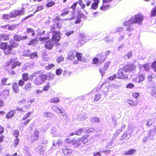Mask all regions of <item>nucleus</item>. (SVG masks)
I'll list each match as a JSON object with an SVG mask.
<instances>
[{"label":"nucleus","instance_id":"1","mask_svg":"<svg viewBox=\"0 0 156 156\" xmlns=\"http://www.w3.org/2000/svg\"><path fill=\"white\" fill-rule=\"evenodd\" d=\"M143 19V16L141 13H139L132 16L129 20L123 22V25L124 26H129L126 28V30L127 31L131 32L133 30V29L131 26L134 23H137L139 25L141 24Z\"/></svg>","mask_w":156,"mask_h":156},{"label":"nucleus","instance_id":"2","mask_svg":"<svg viewBox=\"0 0 156 156\" xmlns=\"http://www.w3.org/2000/svg\"><path fill=\"white\" fill-rule=\"evenodd\" d=\"M54 21L55 22L54 24L52 26H51V32L53 34V39L58 41L60 40L61 38L60 31L59 30L58 31H56L55 29L56 27L58 29L61 28L62 25V23L61 21L57 19H55Z\"/></svg>","mask_w":156,"mask_h":156},{"label":"nucleus","instance_id":"3","mask_svg":"<svg viewBox=\"0 0 156 156\" xmlns=\"http://www.w3.org/2000/svg\"><path fill=\"white\" fill-rule=\"evenodd\" d=\"M25 9L23 8L21 9L18 10H14L11 12L10 15L8 14H4L3 16V18L4 19H9L11 18H13L18 16L23 15L25 13Z\"/></svg>","mask_w":156,"mask_h":156},{"label":"nucleus","instance_id":"4","mask_svg":"<svg viewBox=\"0 0 156 156\" xmlns=\"http://www.w3.org/2000/svg\"><path fill=\"white\" fill-rule=\"evenodd\" d=\"M47 78V76L44 74L41 75L36 77L34 81L35 85H39L42 84Z\"/></svg>","mask_w":156,"mask_h":156},{"label":"nucleus","instance_id":"5","mask_svg":"<svg viewBox=\"0 0 156 156\" xmlns=\"http://www.w3.org/2000/svg\"><path fill=\"white\" fill-rule=\"evenodd\" d=\"M59 40L57 41L56 39H54L53 36L51 40L45 43V47L49 50H51L53 47L54 44H56V46L58 47L60 45V44L58 43Z\"/></svg>","mask_w":156,"mask_h":156},{"label":"nucleus","instance_id":"6","mask_svg":"<svg viewBox=\"0 0 156 156\" xmlns=\"http://www.w3.org/2000/svg\"><path fill=\"white\" fill-rule=\"evenodd\" d=\"M1 49L4 50V53L6 55L9 54L11 52V48L9 45H8L6 43H2L0 44Z\"/></svg>","mask_w":156,"mask_h":156},{"label":"nucleus","instance_id":"7","mask_svg":"<svg viewBox=\"0 0 156 156\" xmlns=\"http://www.w3.org/2000/svg\"><path fill=\"white\" fill-rule=\"evenodd\" d=\"M66 141L68 143H70L75 147L78 146L83 142V140L81 138H78L77 140L73 139L71 141H69V139H67Z\"/></svg>","mask_w":156,"mask_h":156},{"label":"nucleus","instance_id":"8","mask_svg":"<svg viewBox=\"0 0 156 156\" xmlns=\"http://www.w3.org/2000/svg\"><path fill=\"white\" fill-rule=\"evenodd\" d=\"M135 67L136 66L134 64H130L126 65L122 68L124 72H131L134 70Z\"/></svg>","mask_w":156,"mask_h":156},{"label":"nucleus","instance_id":"9","mask_svg":"<svg viewBox=\"0 0 156 156\" xmlns=\"http://www.w3.org/2000/svg\"><path fill=\"white\" fill-rule=\"evenodd\" d=\"M124 72L122 68H120L118 70V73L116 75L117 78H120L125 79L128 78V75L124 74L123 72Z\"/></svg>","mask_w":156,"mask_h":156},{"label":"nucleus","instance_id":"10","mask_svg":"<svg viewBox=\"0 0 156 156\" xmlns=\"http://www.w3.org/2000/svg\"><path fill=\"white\" fill-rule=\"evenodd\" d=\"M14 39L16 41L20 42V40H26L27 38V36H22L15 35L14 36Z\"/></svg>","mask_w":156,"mask_h":156},{"label":"nucleus","instance_id":"11","mask_svg":"<svg viewBox=\"0 0 156 156\" xmlns=\"http://www.w3.org/2000/svg\"><path fill=\"white\" fill-rule=\"evenodd\" d=\"M133 130H132L131 132L129 133H128L126 132H124L122 136L121 140H127L130 138L132 133L133 132Z\"/></svg>","mask_w":156,"mask_h":156},{"label":"nucleus","instance_id":"12","mask_svg":"<svg viewBox=\"0 0 156 156\" xmlns=\"http://www.w3.org/2000/svg\"><path fill=\"white\" fill-rule=\"evenodd\" d=\"M39 132L37 130H35L34 133L32 135L31 138V140L32 141L38 140L39 137Z\"/></svg>","mask_w":156,"mask_h":156},{"label":"nucleus","instance_id":"13","mask_svg":"<svg viewBox=\"0 0 156 156\" xmlns=\"http://www.w3.org/2000/svg\"><path fill=\"white\" fill-rule=\"evenodd\" d=\"M144 79V76L143 75L140 74L137 77L134 78H133L134 81H135L136 82L140 83L141 82H142Z\"/></svg>","mask_w":156,"mask_h":156},{"label":"nucleus","instance_id":"14","mask_svg":"<svg viewBox=\"0 0 156 156\" xmlns=\"http://www.w3.org/2000/svg\"><path fill=\"white\" fill-rule=\"evenodd\" d=\"M98 58L99 62L101 63L103 62L106 58L107 55L106 53H101L97 56Z\"/></svg>","mask_w":156,"mask_h":156},{"label":"nucleus","instance_id":"15","mask_svg":"<svg viewBox=\"0 0 156 156\" xmlns=\"http://www.w3.org/2000/svg\"><path fill=\"white\" fill-rule=\"evenodd\" d=\"M88 117V114L87 113H82L79 115L78 119L80 121H84Z\"/></svg>","mask_w":156,"mask_h":156},{"label":"nucleus","instance_id":"16","mask_svg":"<svg viewBox=\"0 0 156 156\" xmlns=\"http://www.w3.org/2000/svg\"><path fill=\"white\" fill-rule=\"evenodd\" d=\"M43 146L40 145L38 146L36 149V152L39 154H43L44 152V150H43Z\"/></svg>","mask_w":156,"mask_h":156},{"label":"nucleus","instance_id":"17","mask_svg":"<svg viewBox=\"0 0 156 156\" xmlns=\"http://www.w3.org/2000/svg\"><path fill=\"white\" fill-rule=\"evenodd\" d=\"M12 89L16 93H18L20 91V89L18 83L16 82H14L12 84Z\"/></svg>","mask_w":156,"mask_h":156},{"label":"nucleus","instance_id":"18","mask_svg":"<svg viewBox=\"0 0 156 156\" xmlns=\"http://www.w3.org/2000/svg\"><path fill=\"white\" fill-rule=\"evenodd\" d=\"M9 91L8 90H5L2 92L1 94V97L4 100L6 99L7 96L9 95Z\"/></svg>","mask_w":156,"mask_h":156},{"label":"nucleus","instance_id":"19","mask_svg":"<svg viewBox=\"0 0 156 156\" xmlns=\"http://www.w3.org/2000/svg\"><path fill=\"white\" fill-rule=\"evenodd\" d=\"M62 152L66 155H69L71 154L72 151L71 149L67 148L66 147V148L62 150Z\"/></svg>","mask_w":156,"mask_h":156},{"label":"nucleus","instance_id":"20","mask_svg":"<svg viewBox=\"0 0 156 156\" xmlns=\"http://www.w3.org/2000/svg\"><path fill=\"white\" fill-rule=\"evenodd\" d=\"M138 66L140 69L141 70H148L149 68V66L148 64L144 65L139 64Z\"/></svg>","mask_w":156,"mask_h":156},{"label":"nucleus","instance_id":"21","mask_svg":"<svg viewBox=\"0 0 156 156\" xmlns=\"http://www.w3.org/2000/svg\"><path fill=\"white\" fill-rule=\"evenodd\" d=\"M16 114V111L14 110H12L8 113L6 115V118L7 119H10L13 117Z\"/></svg>","mask_w":156,"mask_h":156},{"label":"nucleus","instance_id":"22","mask_svg":"<svg viewBox=\"0 0 156 156\" xmlns=\"http://www.w3.org/2000/svg\"><path fill=\"white\" fill-rule=\"evenodd\" d=\"M59 112L60 113L61 116H62V117H61V119L63 120L66 121L67 118L66 115L65 114V112L62 110H60Z\"/></svg>","mask_w":156,"mask_h":156},{"label":"nucleus","instance_id":"23","mask_svg":"<svg viewBox=\"0 0 156 156\" xmlns=\"http://www.w3.org/2000/svg\"><path fill=\"white\" fill-rule=\"evenodd\" d=\"M51 133L55 137L59 135L57 129L55 127H52L51 130Z\"/></svg>","mask_w":156,"mask_h":156},{"label":"nucleus","instance_id":"24","mask_svg":"<svg viewBox=\"0 0 156 156\" xmlns=\"http://www.w3.org/2000/svg\"><path fill=\"white\" fill-rule=\"evenodd\" d=\"M32 88L31 84L30 83H27L24 88V89L26 91H27L31 90Z\"/></svg>","mask_w":156,"mask_h":156},{"label":"nucleus","instance_id":"25","mask_svg":"<svg viewBox=\"0 0 156 156\" xmlns=\"http://www.w3.org/2000/svg\"><path fill=\"white\" fill-rule=\"evenodd\" d=\"M0 37L2 40H7L9 39V35L6 34H0Z\"/></svg>","mask_w":156,"mask_h":156},{"label":"nucleus","instance_id":"26","mask_svg":"<svg viewBox=\"0 0 156 156\" xmlns=\"http://www.w3.org/2000/svg\"><path fill=\"white\" fill-rule=\"evenodd\" d=\"M43 115L47 117L52 118L54 116L53 114L50 112H46L43 113Z\"/></svg>","mask_w":156,"mask_h":156},{"label":"nucleus","instance_id":"27","mask_svg":"<svg viewBox=\"0 0 156 156\" xmlns=\"http://www.w3.org/2000/svg\"><path fill=\"white\" fill-rule=\"evenodd\" d=\"M10 44L11 46L14 48L17 47L19 44L18 43L15 42L13 40H10Z\"/></svg>","mask_w":156,"mask_h":156},{"label":"nucleus","instance_id":"28","mask_svg":"<svg viewBox=\"0 0 156 156\" xmlns=\"http://www.w3.org/2000/svg\"><path fill=\"white\" fill-rule=\"evenodd\" d=\"M94 2H93L91 8L92 9H96L98 7V4L99 2V1H94Z\"/></svg>","mask_w":156,"mask_h":156},{"label":"nucleus","instance_id":"29","mask_svg":"<svg viewBox=\"0 0 156 156\" xmlns=\"http://www.w3.org/2000/svg\"><path fill=\"white\" fill-rule=\"evenodd\" d=\"M156 77V75L154 73L151 72L147 76V78L150 80H151L152 79Z\"/></svg>","mask_w":156,"mask_h":156},{"label":"nucleus","instance_id":"30","mask_svg":"<svg viewBox=\"0 0 156 156\" xmlns=\"http://www.w3.org/2000/svg\"><path fill=\"white\" fill-rule=\"evenodd\" d=\"M136 151V150L134 149H131L128 151H126L125 152L124 154L125 155H128V154H131Z\"/></svg>","mask_w":156,"mask_h":156},{"label":"nucleus","instance_id":"31","mask_svg":"<svg viewBox=\"0 0 156 156\" xmlns=\"http://www.w3.org/2000/svg\"><path fill=\"white\" fill-rule=\"evenodd\" d=\"M27 32L29 34H31L33 36L35 34L34 30L32 28H27Z\"/></svg>","mask_w":156,"mask_h":156},{"label":"nucleus","instance_id":"32","mask_svg":"<svg viewBox=\"0 0 156 156\" xmlns=\"http://www.w3.org/2000/svg\"><path fill=\"white\" fill-rule=\"evenodd\" d=\"M110 7L109 5H103L100 8V9L103 11H105L108 9Z\"/></svg>","mask_w":156,"mask_h":156},{"label":"nucleus","instance_id":"33","mask_svg":"<svg viewBox=\"0 0 156 156\" xmlns=\"http://www.w3.org/2000/svg\"><path fill=\"white\" fill-rule=\"evenodd\" d=\"M38 55L37 52H34L30 54V58L32 59H36L37 58Z\"/></svg>","mask_w":156,"mask_h":156},{"label":"nucleus","instance_id":"34","mask_svg":"<svg viewBox=\"0 0 156 156\" xmlns=\"http://www.w3.org/2000/svg\"><path fill=\"white\" fill-rule=\"evenodd\" d=\"M76 52H74L73 53L70 52L68 55V57L70 58L71 59L73 60L75 56H76Z\"/></svg>","mask_w":156,"mask_h":156},{"label":"nucleus","instance_id":"35","mask_svg":"<svg viewBox=\"0 0 156 156\" xmlns=\"http://www.w3.org/2000/svg\"><path fill=\"white\" fill-rule=\"evenodd\" d=\"M23 79L25 81H27L29 79V75L27 73H24L22 75Z\"/></svg>","mask_w":156,"mask_h":156},{"label":"nucleus","instance_id":"36","mask_svg":"<svg viewBox=\"0 0 156 156\" xmlns=\"http://www.w3.org/2000/svg\"><path fill=\"white\" fill-rule=\"evenodd\" d=\"M33 112H30L25 114L23 118V120H26L33 113Z\"/></svg>","mask_w":156,"mask_h":156},{"label":"nucleus","instance_id":"37","mask_svg":"<svg viewBox=\"0 0 156 156\" xmlns=\"http://www.w3.org/2000/svg\"><path fill=\"white\" fill-rule=\"evenodd\" d=\"M101 95L99 94H96L94 98V101L96 102L98 101L101 98Z\"/></svg>","mask_w":156,"mask_h":156},{"label":"nucleus","instance_id":"38","mask_svg":"<svg viewBox=\"0 0 156 156\" xmlns=\"http://www.w3.org/2000/svg\"><path fill=\"white\" fill-rule=\"evenodd\" d=\"M82 54L79 52H76V57L77 59L79 61H82Z\"/></svg>","mask_w":156,"mask_h":156},{"label":"nucleus","instance_id":"39","mask_svg":"<svg viewBox=\"0 0 156 156\" xmlns=\"http://www.w3.org/2000/svg\"><path fill=\"white\" fill-rule=\"evenodd\" d=\"M88 136H84L82 138H81L83 140V142L84 144H86L88 141L87 138H88Z\"/></svg>","mask_w":156,"mask_h":156},{"label":"nucleus","instance_id":"40","mask_svg":"<svg viewBox=\"0 0 156 156\" xmlns=\"http://www.w3.org/2000/svg\"><path fill=\"white\" fill-rule=\"evenodd\" d=\"M73 33L74 31L73 30H67L65 33V34L66 36L69 37L73 34Z\"/></svg>","mask_w":156,"mask_h":156},{"label":"nucleus","instance_id":"41","mask_svg":"<svg viewBox=\"0 0 156 156\" xmlns=\"http://www.w3.org/2000/svg\"><path fill=\"white\" fill-rule=\"evenodd\" d=\"M58 99L57 98H53L51 99L50 102L51 103H57L59 102Z\"/></svg>","mask_w":156,"mask_h":156},{"label":"nucleus","instance_id":"42","mask_svg":"<svg viewBox=\"0 0 156 156\" xmlns=\"http://www.w3.org/2000/svg\"><path fill=\"white\" fill-rule=\"evenodd\" d=\"M90 120L92 122L94 123L96 122H99L100 119L97 117H94L91 118Z\"/></svg>","mask_w":156,"mask_h":156},{"label":"nucleus","instance_id":"43","mask_svg":"<svg viewBox=\"0 0 156 156\" xmlns=\"http://www.w3.org/2000/svg\"><path fill=\"white\" fill-rule=\"evenodd\" d=\"M37 43V41L36 39H35L31 41L29 44L30 45H34Z\"/></svg>","mask_w":156,"mask_h":156},{"label":"nucleus","instance_id":"44","mask_svg":"<svg viewBox=\"0 0 156 156\" xmlns=\"http://www.w3.org/2000/svg\"><path fill=\"white\" fill-rule=\"evenodd\" d=\"M64 58L62 56H58L57 59V62L59 63L64 60Z\"/></svg>","mask_w":156,"mask_h":156},{"label":"nucleus","instance_id":"45","mask_svg":"<svg viewBox=\"0 0 156 156\" xmlns=\"http://www.w3.org/2000/svg\"><path fill=\"white\" fill-rule=\"evenodd\" d=\"M152 119H149L147 121L146 125L147 127H149L152 124Z\"/></svg>","mask_w":156,"mask_h":156},{"label":"nucleus","instance_id":"46","mask_svg":"<svg viewBox=\"0 0 156 156\" xmlns=\"http://www.w3.org/2000/svg\"><path fill=\"white\" fill-rule=\"evenodd\" d=\"M133 97L136 99H139L140 98V94L138 93H133Z\"/></svg>","mask_w":156,"mask_h":156},{"label":"nucleus","instance_id":"47","mask_svg":"<svg viewBox=\"0 0 156 156\" xmlns=\"http://www.w3.org/2000/svg\"><path fill=\"white\" fill-rule=\"evenodd\" d=\"M61 140L60 139L58 140L57 141H54L53 143V145L55 146H56L57 145H59L61 144Z\"/></svg>","mask_w":156,"mask_h":156},{"label":"nucleus","instance_id":"48","mask_svg":"<svg viewBox=\"0 0 156 156\" xmlns=\"http://www.w3.org/2000/svg\"><path fill=\"white\" fill-rule=\"evenodd\" d=\"M78 3L80 5L81 9H84L85 5V4H83L82 1V0H79Z\"/></svg>","mask_w":156,"mask_h":156},{"label":"nucleus","instance_id":"49","mask_svg":"<svg viewBox=\"0 0 156 156\" xmlns=\"http://www.w3.org/2000/svg\"><path fill=\"white\" fill-rule=\"evenodd\" d=\"M43 9V6L42 5H40L37 6L36 8V9L35 11L34 12V13H35L36 12L39 11Z\"/></svg>","mask_w":156,"mask_h":156},{"label":"nucleus","instance_id":"50","mask_svg":"<svg viewBox=\"0 0 156 156\" xmlns=\"http://www.w3.org/2000/svg\"><path fill=\"white\" fill-rule=\"evenodd\" d=\"M20 64H21V63L18 62H13V63L12 66V69H14L16 66H20Z\"/></svg>","mask_w":156,"mask_h":156},{"label":"nucleus","instance_id":"51","mask_svg":"<svg viewBox=\"0 0 156 156\" xmlns=\"http://www.w3.org/2000/svg\"><path fill=\"white\" fill-rule=\"evenodd\" d=\"M151 15L152 16H156V6L152 10L151 12Z\"/></svg>","mask_w":156,"mask_h":156},{"label":"nucleus","instance_id":"52","mask_svg":"<svg viewBox=\"0 0 156 156\" xmlns=\"http://www.w3.org/2000/svg\"><path fill=\"white\" fill-rule=\"evenodd\" d=\"M113 39L110 37H108L106 38L105 41L108 43H110L112 42Z\"/></svg>","mask_w":156,"mask_h":156},{"label":"nucleus","instance_id":"53","mask_svg":"<svg viewBox=\"0 0 156 156\" xmlns=\"http://www.w3.org/2000/svg\"><path fill=\"white\" fill-rule=\"evenodd\" d=\"M51 109L55 111L57 113L59 112L61 109H59L56 106H53L51 107Z\"/></svg>","mask_w":156,"mask_h":156},{"label":"nucleus","instance_id":"54","mask_svg":"<svg viewBox=\"0 0 156 156\" xmlns=\"http://www.w3.org/2000/svg\"><path fill=\"white\" fill-rule=\"evenodd\" d=\"M55 75L52 73H48L47 75L48 77L50 80L52 79L55 77Z\"/></svg>","mask_w":156,"mask_h":156},{"label":"nucleus","instance_id":"55","mask_svg":"<svg viewBox=\"0 0 156 156\" xmlns=\"http://www.w3.org/2000/svg\"><path fill=\"white\" fill-rule=\"evenodd\" d=\"M115 78L117 79V75L116 74H114L113 76H109L108 79L111 80H114Z\"/></svg>","mask_w":156,"mask_h":156},{"label":"nucleus","instance_id":"56","mask_svg":"<svg viewBox=\"0 0 156 156\" xmlns=\"http://www.w3.org/2000/svg\"><path fill=\"white\" fill-rule=\"evenodd\" d=\"M8 79L7 78H4L1 80V83L2 85L5 86L6 84L5 83L7 81Z\"/></svg>","mask_w":156,"mask_h":156},{"label":"nucleus","instance_id":"57","mask_svg":"<svg viewBox=\"0 0 156 156\" xmlns=\"http://www.w3.org/2000/svg\"><path fill=\"white\" fill-rule=\"evenodd\" d=\"M62 72V70L60 68L57 69L55 71V73L57 75H60Z\"/></svg>","mask_w":156,"mask_h":156},{"label":"nucleus","instance_id":"58","mask_svg":"<svg viewBox=\"0 0 156 156\" xmlns=\"http://www.w3.org/2000/svg\"><path fill=\"white\" fill-rule=\"evenodd\" d=\"M50 85V83H48L44 87L43 90L44 91H46L48 89Z\"/></svg>","mask_w":156,"mask_h":156},{"label":"nucleus","instance_id":"59","mask_svg":"<svg viewBox=\"0 0 156 156\" xmlns=\"http://www.w3.org/2000/svg\"><path fill=\"white\" fill-rule=\"evenodd\" d=\"M55 66V65L53 64H49L48 66H46V69H50L54 67Z\"/></svg>","mask_w":156,"mask_h":156},{"label":"nucleus","instance_id":"60","mask_svg":"<svg viewBox=\"0 0 156 156\" xmlns=\"http://www.w3.org/2000/svg\"><path fill=\"white\" fill-rule=\"evenodd\" d=\"M13 135L16 138L18 137L19 135V130H15L14 133H13Z\"/></svg>","mask_w":156,"mask_h":156},{"label":"nucleus","instance_id":"61","mask_svg":"<svg viewBox=\"0 0 156 156\" xmlns=\"http://www.w3.org/2000/svg\"><path fill=\"white\" fill-rule=\"evenodd\" d=\"M55 4L54 2H51L47 3L46 4V6L48 7H51Z\"/></svg>","mask_w":156,"mask_h":156},{"label":"nucleus","instance_id":"62","mask_svg":"<svg viewBox=\"0 0 156 156\" xmlns=\"http://www.w3.org/2000/svg\"><path fill=\"white\" fill-rule=\"evenodd\" d=\"M132 56V53L131 51H129L128 52L126 56H125V58H127L129 59L131 58Z\"/></svg>","mask_w":156,"mask_h":156},{"label":"nucleus","instance_id":"63","mask_svg":"<svg viewBox=\"0 0 156 156\" xmlns=\"http://www.w3.org/2000/svg\"><path fill=\"white\" fill-rule=\"evenodd\" d=\"M83 131V129H80L76 131V134L79 136L81 134L82 132Z\"/></svg>","mask_w":156,"mask_h":156},{"label":"nucleus","instance_id":"64","mask_svg":"<svg viewBox=\"0 0 156 156\" xmlns=\"http://www.w3.org/2000/svg\"><path fill=\"white\" fill-rule=\"evenodd\" d=\"M151 66L154 71L156 72V61L154 62L152 64Z\"/></svg>","mask_w":156,"mask_h":156}]
</instances>
